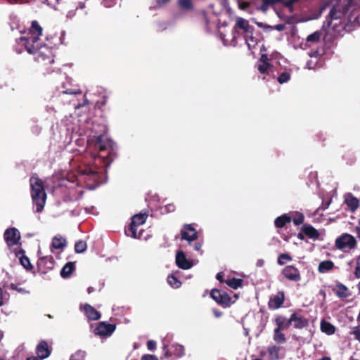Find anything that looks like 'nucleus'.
I'll list each match as a JSON object with an SVG mask.
<instances>
[{"label":"nucleus","instance_id":"dca6fc26","mask_svg":"<svg viewBox=\"0 0 360 360\" xmlns=\"http://www.w3.org/2000/svg\"><path fill=\"white\" fill-rule=\"evenodd\" d=\"M291 323H294V326L296 328L302 329L308 325V320L303 316H298L296 314H292L290 316Z\"/></svg>","mask_w":360,"mask_h":360},{"label":"nucleus","instance_id":"f257e3e1","mask_svg":"<svg viewBox=\"0 0 360 360\" xmlns=\"http://www.w3.org/2000/svg\"><path fill=\"white\" fill-rule=\"evenodd\" d=\"M41 35L42 28L36 21H33L29 32L16 41V52L20 53L25 49L28 53L34 56L35 60L44 65L52 63V50L40 41Z\"/></svg>","mask_w":360,"mask_h":360},{"label":"nucleus","instance_id":"c756f323","mask_svg":"<svg viewBox=\"0 0 360 360\" xmlns=\"http://www.w3.org/2000/svg\"><path fill=\"white\" fill-rule=\"evenodd\" d=\"M334 264L331 261L321 262L319 265V271L320 273H326L332 269Z\"/></svg>","mask_w":360,"mask_h":360},{"label":"nucleus","instance_id":"4d7b16f0","mask_svg":"<svg viewBox=\"0 0 360 360\" xmlns=\"http://www.w3.org/2000/svg\"><path fill=\"white\" fill-rule=\"evenodd\" d=\"M169 0H157V4L158 6H162V5H164L165 4H166L167 2H168Z\"/></svg>","mask_w":360,"mask_h":360},{"label":"nucleus","instance_id":"2f4dec72","mask_svg":"<svg viewBox=\"0 0 360 360\" xmlns=\"http://www.w3.org/2000/svg\"><path fill=\"white\" fill-rule=\"evenodd\" d=\"M336 295L340 298L347 297L349 296L347 288L342 284H338L337 285Z\"/></svg>","mask_w":360,"mask_h":360},{"label":"nucleus","instance_id":"f704fd0d","mask_svg":"<svg viewBox=\"0 0 360 360\" xmlns=\"http://www.w3.org/2000/svg\"><path fill=\"white\" fill-rule=\"evenodd\" d=\"M290 216H291L292 217V219L293 221V223L295 224V225H300L301 224L303 221H304V216L302 215V214L301 213H299V212H294V213H291L290 214Z\"/></svg>","mask_w":360,"mask_h":360},{"label":"nucleus","instance_id":"3c124183","mask_svg":"<svg viewBox=\"0 0 360 360\" xmlns=\"http://www.w3.org/2000/svg\"><path fill=\"white\" fill-rule=\"evenodd\" d=\"M141 360H158V359L154 355L145 354L142 356Z\"/></svg>","mask_w":360,"mask_h":360},{"label":"nucleus","instance_id":"a211bd4d","mask_svg":"<svg viewBox=\"0 0 360 360\" xmlns=\"http://www.w3.org/2000/svg\"><path fill=\"white\" fill-rule=\"evenodd\" d=\"M345 202L352 212L356 211L359 205V200L352 194H347L345 195Z\"/></svg>","mask_w":360,"mask_h":360},{"label":"nucleus","instance_id":"864d4df0","mask_svg":"<svg viewBox=\"0 0 360 360\" xmlns=\"http://www.w3.org/2000/svg\"><path fill=\"white\" fill-rule=\"evenodd\" d=\"M249 6V3L248 2H242L239 4V8L242 10L246 9Z\"/></svg>","mask_w":360,"mask_h":360},{"label":"nucleus","instance_id":"2eb2a0df","mask_svg":"<svg viewBox=\"0 0 360 360\" xmlns=\"http://www.w3.org/2000/svg\"><path fill=\"white\" fill-rule=\"evenodd\" d=\"M283 301L284 293L283 292H279L270 299L269 302V306L271 309H276L281 306V304L283 303Z\"/></svg>","mask_w":360,"mask_h":360},{"label":"nucleus","instance_id":"0e129e2a","mask_svg":"<svg viewBox=\"0 0 360 360\" xmlns=\"http://www.w3.org/2000/svg\"><path fill=\"white\" fill-rule=\"evenodd\" d=\"M64 37H65V32H63L61 33V36H60V42H61L62 44H63V43H64V42H63Z\"/></svg>","mask_w":360,"mask_h":360},{"label":"nucleus","instance_id":"f8f14e48","mask_svg":"<svg viewBox=\"0 0 360 360\" xmlns=\"http://www.w3.org/2000/svg\"><path fill=\"white\" fill-rule=\"evenodd\" d=\"M181 238L187 240L189 243L194 241L198 238L196 230L191 225H185L184 229L181 231Z\"/></svg>","mask_w":360,"mask_h":360},{"label":"nucleus","instance_id":"13d9d810","mask_svg":"<svg viewBox=\"0 0 360 360\" xmlns=\"http://www.w3.org/2000/svg\"><path fill=\"white\" fill-rule=\"evenodd\" d=\"M304 233L301 230V231L297 234V238H300V240H304Z\"/></svg>","mask_w":360,"mask_h":360},{"label":"nucleus","instance_id":"1a4fd4ad","mask_svg":"<svg viewBox=\"0 0 360 360\" xmlns=\"http://www.w3.org/2000/svg\"><path fill=\"white\" fill-rule=\"evenodd\" d=\"M212 298L223 307H229L231 304V297L229 295L219 290H212L211 292Z\"/></svg>","mask_w":360,"mask_h":360},{"label":"nucleus","instance_id":"f03ea898","mask_svg":"<svg viewBox=\"0 0 360 360\" xmlns=\"http://www.w3.org/2000/svg\"><path fill=\"white\" fill-rule=\"evenodd\" d=\"M31 195L36 205V212H41L44 207L46 195L44 191L42 181L37 176L30 178Z\"/></svg>","mask_w":360,"mask_h":360},{"label":"nucleus","instance_id":"603ef678","mask_svg":"<svg viewBox=\"0 0 360 360\" xmlns=\"http://www.w3.org/2000/svg\"><path fill=\"white\" fill-rule=\"evenodd\" d=\"M258 63H269V59L266 54H262L261 58Z\"/></svg>","mask_w":360,"mask_h":360},{"label":"nucleus","instance_id":"6e6d98bb","mask_svg":"<svg viewBox=\"0 0 360 360\" xmlns=\"http://www.w3.org/2000/svg\"><path fill=\"white\" fill-rule=\"evenodd\" d=\"M297 1H298V0H288V1H286L285 2V6H288V7L290 8V7H291V5H292L293 3H295V2Z\"/></svg>","mask_w":360,"mask_h":360},{"label":"nucleus","instance_id":"4c0bfd02","mask_svg":"<svg viewBox=\"0 0 360 360\" xmlns=\"http://www.w3.org/2000/svg\"><path fill=\"white\" fill-rule=\"evenodd\" d=\"M291 77L290 73L288 72H283L278 76L277 80L278 82L282 84L288 82Z\"/></svg>","mask_w":360,"mask_h":360},{"label":"nucleus","instance_id":"69168bd1","mask_svg":"<svg viewBox=\"0 0 360 360\" xmlns=\"http://www.w3.org/2000/svg\"><path fill=\"white\" fill-rule=\"evenodd\" d=\"M352 3L356 4L360 6V0H352Z\"/></svg>","mask_w":360,"mask_h":360},{"label":"nucleus","instance_id":"e2e57ef3","mask_svg":"<svg viewBox=\"0 0 360 360\" xmlns=\"http://www.w3.org/2000/svg\"><path fill=\"white\" fill-rule=\"evenodd\" d=\"M356 232L358 238H360V226L356 227Z\"/></svg>","mask_w":360,"mask_h":360},{"label":"nucleus","instance_id":"473e14b6","mask_svg":"<svg viewBox=\"0 0 360 360\" xmlns=\"http://www.w3.org/2000/svg\"><path fill=\"white\" fill-rule=\"evenodd\" d=\"M226 283L233 289H237L242 285L243 280L239 278H228L225 281Z\"/></svg>","mask_w":360,"mask_h":360},{"label":"nucleus","instance_id":"20e7f679","mask_svg":"<svg viewBox=\"0 0 360 360\" xmlns=\"http://www.w3.org/2000/svg\"><path fill=\"white\" fill-rule=\"evenodd\" d=\"M4 238L8 248L18 255L21 252L19 231L15 228L7 229L4 233Z\"/></svg>","mask_w":360,"mask_h":360},{"label":"nucleus","instance_id":"7c9ffc66","mask_svg":"<svg viewBox=\"0 0 360 360\" xmlns=\"http://www.w3.org/2000/svg\"><path fill=\"white\" fill-rule=\"evenodd\" d=\"M257 69L261 74H268L272 69L269 63H257Z\"/></svg>","mask_w":360,"mask_h":360},{"label":"nucleus","instance_id":"c85d7f7f","mask_svg":"<svg viewBox=\"0 0 360 360\" xmlns=\"http://www.w3.org/2000/svg\"><path fill=\"white\" fill-rule=\"evenodd\" d=\"M75 266L72 262L66 264L60 271V275L63 278H68L72 274L74 270Z\"/></svg>","mask_w":360,"mask_h":360},{"label":"nucleus","instance_id":"c9c22d12","mask_svg":"<svg viewBox=\"0 0 360 360\" xmlns=\"http://www.w3.org/2000/svg\"><path fill=\"white\" fill-rule=\"evenodd\" d=\"M9 294L0 287V307L5 304L9 300Z\"/></svg>","mask_w":360,"mask_h":360},{"label":"nucleus","instance_id":"a18cd8bd","mask_svg":"<svg viewBox=\"0 0 360 360\" xmlns=\"http://www.w3.org/2000/svg\"><path fill=\"white\" fill-rule=\"evenodd\" d=\"M20 263L21 264L27 269H30L31 268V264H30V259L27 257H25V256H21L20 257Z\"/></svg>","mask_w":360,"mask_h":360},{"label":"nucleus","instance_id":"774afa93","mask_svg":"<svg viewBox=\"0 0 360 360\" xmlns=\"http://www.w3.org/2000/svg\"><path fill=\"white\" fill-rule=\"evenodd\" d=\"M75 15L74 12H69L67 15L68 18H72Z\"/></svg>","mask_w":360,"mask_h":360},{"label":"nucleus","instance_id":"6e6552de","mask_svg":"<svg viewBox=\"0 0 360 360\" xmlns=\"http://www.w3.org/2000/svg\"><path fill=\"white\" fill-rule=\"evenodd\" d=\"M163 351L166 358L174 356L175 358H180L185 354V348L183 345L178 343H173L169 348L167 345L163 346Z\"/></svg>","mask_w":360,"mask_h":360},{"label":"nucleus","instance_id":"423d86ee","mask_svg":"<svg viewBox=\"0 0 360 360\" xmlns=\"http://www.w3.org/2000/svg\"><path fill=\"white\" fill-rule=\"evenodd\" d=\"M335 245L337 248L340 250H351L356 247V241L355 238L352 235L345 233L336 239Z\"/></svg>","mask_w":360,"mask_h":360},{"label":"nucleus","instance_id":"cd10ccee","mask_svg":"<svg viewBox=\"0 0 360 360\" xmlns=\"http://www.w3.org/2000/svg\"><path fill=\"white\" fill-rule=\"evenodd\" d=\"M279 351L280 349L276 345L269 346L267 349L269 356L271 360H278L279 359Z\"/></svg>","mask_w":360,"mask_h":360},{"label":"nucleus","instance_id":"de8ad7c7","mask_svg":"<svg viewBox=\"0 0 360 360\" xmlns=\"http://www.w3.org/2000/svg\"><path fill=\"white\" fill-rule=\"evenodd\" d=\"M354 275L356 278H360V255L356 259V268Z\"/></svg>","mask_w":360,"mask_h":360},{"label":"nucleus","instance_id":"c03bdc74","mask_svg":"<svg viewBox=\"0 0 360 360\" xmlns=\"http://www.w3.org/2000/svg\"><path fill=\"white\" fill-rule=\"evenodd\" d=\"M179 4L182 8L185 9H191L193 6L191 0H179Z\"/></svg>","mask_w":360,"mask_h":360},{"label":"nucleus","instance_id":"052dcab7","mask_svg":"<svg viewBox=\"0 0 360 360\" xmlns=\"http://www.w3.org/2000/svg\"><path fill=\"white\" fill-rule=\"evenodd\" d=\"M217 279L218 281H219L220 282H222L223 280H222V274L221 273H218L217 275Z\"/></svg>","mask_w":360,"mask_h":360},{"label":"nucleus","instance_id":"aec40b11","mask_svg":"<svg viewBox=\"0 0 360 360\" xmlns=\"http://www.w3.org/2000/svg\"><path fill=\"white\" fill-rule=\"evenodd\" d=\"M276 324L277 327L276 328L279 330H285L287 329L290 325L291 324L290 318L287 319L283 316H278L275 319Z\"/></svg>","mask_w":360,"mask_h":360},{"label":"nucleus","instance_id":"4be33fe9","mask_svg":"<svg viewBox=\"0 0 360 360\" xmlns=\"http://www.w3.org/2000/svg\"><path fill=\"white\" fill-rule=\"evenodd\" d=\"M244 38L249 50H252L257 44L258 39L253 36L252 31L250 34L244 35Z\"/></svg>","mask_w":360,"mask_h":360},{"label":"nucleus","instance_id":"ea45409f","mask_svg":"<svg viewBox=\"0 0 360 360\" xmlns=\"http://www.w3.org/2000/svg\"><path fill=\"white\" fill-rule=\"evenodd\" d=\"M176 206L173 203H169L164 207H161V212L163 214H167L169 212H172L175 210Z\"/></svg>","mask_w":360,"mask_h":360},{"label":"nucleus","instance_id":"0eeeda50","mask_svg":"<svg viewBox=\"0 0 360 360\" xmlns=\"http://www.w3.org/2000/svg\"><path fill=\"white\" fill-rule=\"evenodd\" d=\"M115 147V143L105 134L98 136L96 139V148L100 152L107 150L110 155L114 151Z\"/></svg>","mask_w":360,"mask_h":360},{"label":"nucleus","instance_id":"bf43d9fd","mask_svg":"<svg viewBox=\"0 0 360 360\" xmlns=\"http://www.w3.org/2000/svg\"><path fill=\"white\" fill-rule=\"evenodd\" d=\"M213 313L216 317H220L221 316V313L217 310H213Z\"/></svg>","mask_w":360,"mask_h":360},{"label":"nucleus","instance_id":"79ce46f5","mask_svg":"<svg viewBox=\"0 0 360 360\" xmlns=\"http://www.w3.org/2000/svg\"><path fill=\"white\" fill-rule=\"evenodd\" d=\"M292 258L288 254H281L278 259V263L280 265L285 264L286 261H291Z\"/></svg>","mask_w":360,"mask_h":360},{"label":"nucleus","instance_id":"412c9836","mask_svg":"<svg viewBox=\"0 0 360 360\" xmlns=\"http://www.w3.org/2000/svg\"><path fill=\"white\" fill-rule=\"evenodd\" d=\"M66 245L65 240L62 237H54L51 243V252L53 249L63 250Z\"/></svg>","mask_w":360,"mask_h":360},{"label":"nucleus","instance_id":"37998d69","mask_svg":"<svg viewBox=\"0 0 360 360\" xmlns=\"http://www.w3.org/2000/svg\"><path fill=\"white\" fill-rule=\"evenodd\" d=\"M263 4L260 6V9L263 12H266L269 8V6L271 4H274L277 0H262Z\"/></svg>","mask_w":360,"mask_h":360},{"label":"nucleus","instance_id":"49530a36","mask_svg":"<svg viewBox=\"0 0 360 360\" xmlns=\"http://www.w3.org/2000/svg\"><path fill=\"white\" fill-rule=\"evenodd\" d=\"M8 288L11 289V290H15V291H17L18 292H20V293H27V292H28L24 288L20 287L19 285H18V284L11 283V284H10L8 285Z\"/></svg>","mask_w":360,"mask_h":360},{"label":"nucleus","instance_id":"a878e982","mask_svg":"<svg viewBox=\"0 0 360 360\" xmlns=\"http://www.w3.org/2000/svg\"><path fill=\"white\" fill-rule=\"evenodd\" d=\"M256 23L259 27L262 28L266 32H271L274 30H276L278 31H282L285 28V25H282V24L276 25V26L273 27V26L266 25L262 22H256Z\"/></svg>","mask_w":360,"mask_h":360},{"label":"nucleus","instance_id":"6ab92c4d","mask_svg":"<svg viewBox=\"0 0 360 360\" xmlns=\"http://www.w3.org/2000/svg\"><path fill=\"white\" fill-rule=\"evenodd\" d=\"M84 310L89 319L98 320L101 317L99 312L89 304L84 306Z\"/></svg>","mask_w":360,"mask_h":360},{"label":"nucleus","instance_id":"58836bf2","mask_svg":"<svg viewBox=\"0 0 360 360\" xmlns=\"http://www.w3.org/2000/svg\"><path fill=\"white\" fill-rule=\"evenodd\" d=\"M320 36L321 34L319 32H315L307 37V41L313 43L318 42L320 39Z\"/></svg>","mask_w":360,"mask_h":360},{"label":"nucleus","instance_id":"5701e85b","mask_svg":"<svg viewBox=\"0 0 360 360\" xmlns=\"http://www.w3.org/2000/svg\"><path fill=\"white\" fill-rule=\"evenodd\" d=\"M292 217L290 214H283L275 219V225L278 228L283 227L287 223H289Z\"/></svg>","mask_w":360,"mask_h":360},{"label":"nucleus","instance_id":"39448f33","mask_svg":"<svg viewBox=\"0 0 360 360\" xmlns=\"http://www.w3.org/2000/svg\"><path fill=\"white\" fill-rule=\"evenodd\" d=\"M147 218L146 213H140L133 217L131 223L128 229V236H130L134 238H141V230L138 232V228L144 224Z\"/></svg>","mask_w":360,"mask_h":360},{"label":"nucleus","instance_id":"ddd939ff","mask_svg":"<svg viewBox=\"0 0 360 360\" xmlns=\"http://www.w3.org/2000/svg\"><path fill=\"white\" fill-rule=\"evenodd\" d=\"M36 353L38 357L41 359L49 357L51 354V351L49 348L47 342L45 341L40 342L37 347Z\"/></svg>","mask_w":360,"mask_h":360},{"label":"nucleus","instance_id":"680f3d73","mask_svg":"<svg viewBox=\"0 0 360 360\" xmlns=\"http://www.w3.org/2000/svg\"><path fill=\"white\" fill-rule=\"evenodd\" d=\"M65 94H77V93H78V94H80V93H81V91H69V90H67V91H65Z\"/></svg>","mask_w":360,"mask_h":360},{"label":"nucleus","instance_id":"338daca9","mask_svg":"<svg viewBox=\"0 0 360 360\" xmlns=\"http://www.w3.org/2000/svg\"><path fill=\"white\" fill-rule=\"evenodd\" d=\"M307 68H308V69H309V70H310V69H313V68H314V67H312V66H311V63H310V62H308V63H307Z\"/></svg>","mask_w":360,"mask_h":360},{"label":"nucleus","instance_id":"9d476101","mask_svg":"<svg viewBox=\"0 0 360 360\" xmlns=\"http://www.w3.org/2000/svg\"><path fill=\"white\" fill-rule=\"evenodd\" d=\"M115 330V325L101 322L94 329V333L101 338L110 336Z\"/></svg>","mask_w":360,"mask_h":360},{"label":"nucleus","instance_id":"72a5a7b5","mask_svg":"<svg viewBox=\"0 0 360 360\" xmlns=\"http://www.w3.org/2000/svg\"><path fill=\"white\" fill-rule=\"evenodd\" d=\"M167 283H169V285L171 287H172L174 288H178L181 285V283L174 275L168 276V277H167Z\"/></svg>","mask_w":360,"mask_h":360},{"label":"nucleus","instance_id":"4468645a","mask_svg":"<svg viewBox=\"0 0 360 360\" xmlns=\"http://www.w3.org/2000/svg\"><path fill=\"white\" fill-rule=\"evenodd\" d=\"M283 274L285 278L291 281H297L300 279L299 271L292 266H286L283 269Z\"/></svg>","mask_w":360,"mask_h":360},{"label":"nucleus","instance_id":"7ed1b4c3","mask_svg":"<svg viewBox=\"0 0 360 360\" xmlns=\"http://www.w3.org/2000/svg\"><path fill=\"white\" fill-rule=\"evenodd\" d=\"M252 27L249 25L248 20L242 18L237 17L236 18V24L233 27V37L231 40L229 41L227 39H225L223 37H221V39L225 45L236 46V39L239 34H243V35H246L247 34H250V32L252 31Z\"/></svg>","mask_w":360,"mask_h":360},{"label":"nucleus","instance_id":"5fc2aeb1","mask_svg":"<svg viewBox=\"0 0 360 360\" xmlns=\"http://www.w3.org/2000/svg\"><path fill=\"white\" fill-rule=\"evenodd\" d=\"M202 248V244L200 242H197L194 244V249L196 251H200Z\"/></svg>","mask_w":360,"mask_h":360},{"label":"nucleus","instance_id":"f3484780","mask_svg":"<svg viewBox=\"0 0 360 360\" xmlns=\"http://www.w3.org/2000/svg\"><path fill=\"white\" fill-rule=\"evenodd\" d=\"M302 231L306 236L314 240L318 239L319 237V231L311 225H304L302 227Z\"/></svg>","mask_w":360,"mask_h":360},{"label":"nucleus","instance_id":"9b49d317","mask_svg":"<svg viewBox=\"0 0 360 360\" xmlns=\"http://www.w3.org/2000/svg\"><path fill=\"white\" fill-rule=\"evenodd\" d=\"M176 263L182 269H189L193 266V261L188 259L181 250L177 251L176 254Z\"/></svg>","mask_w":360,"mask_h":360},{"label":"nucleus","instance_id":"09e8293b","mask_svg":"<svg viewBox=\"0 0 360 360\" xmlns=\"http://www.w3.org/2000/svg\"><path fill=\"white\" fill-rule=\"evenodd\" d=\"M351 334L353 335L356 340L360 342V327L356 326L352 328Z\"/></svg>","mask_w":360,"mask_h":360},{"label":"nucleus","instance_id":"8fccbe9b","mask_svg":"<svg viewBox=\"0 0 360 360\" xmlns=\"http://www.w3.org/2000/svg\"><path fill=\"white\" fill-rule=\"evenodd\" d=\"M156 342L154 340H148L147 342V348L150 351H154L156 349Z\"/></svg>","mask_w":360,"mask_h":360},{"label":"nucleus","instance_id":"bb28decb","mask_svg":"<svg viewBox=\"0 0 360 360\" xmlns=\"http://www.w3.org/2000/svg\"><path fill=\"white\" fill-rule=\"evenodd\" d=\"M321 330L327 335H332L335 331V327L331 323L325 321H322L321 323Z\"/></svg>","mask_w":360,"mask_h":360},{"label":"nucleus","instance_id":"e433bc0d","mask_svg":"<svg viewBox=\"0 0 360 360\" xmlns=\"http://www.w3.org/2000/svg\"><path fill=\"white\" fill-rule=\"evenodd\" d=\"M86 249V243L83 240H79L75 243V250L77 253H82Z\"/></svg>","mask_w":360,"mask_h":360},{"label":"nucleus","instance_id":"a19ab883","mask_svg":"<svg viewBox=\"0 0 360 360\" xmlns=\"http://www.w3.org/2000/svg\"><path fill=\"white\" fill-rule=\"evenodd\" d=\"M85 352L83 351H77L73 354L70 360H84Z\"/></svg>","mask_w":360,"mask_h":360},{"label":"nucleus","instance_id":"393cba45","mask_svg":"<svg viewBox=\"0 0 360 360\" xmlns=\"http://www.w3.org/2000/svg\"><path fill=\"white\" fill-rule=\"evenodd\" d=\"M282 330L277 328H275L274 330L273 339L277 344H284L286 342V338Z\"/></svg>","mask_w":360,"mask_h":360},{"label":"nucleus","instance_id":"b1692460","mask_svg":"<svg viewBox=\"0 0 360 360\" xmlns=\"http://www.w3.org/2000/svg\"><path fill=\"white\" fill-rule=\"evenodd\" d=\"M342 9L341 10L340 6L337 5L333 7L330 10V15L332 19H338L341 18L342 15H344L346 12V8L341 6Z\"/></svg>","mask_w":360,"mask_h":360}]
</instances>
